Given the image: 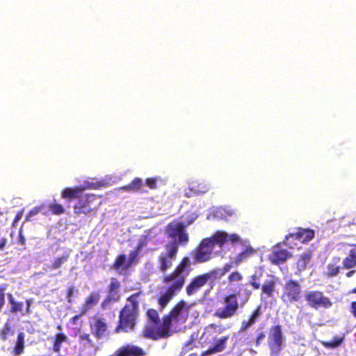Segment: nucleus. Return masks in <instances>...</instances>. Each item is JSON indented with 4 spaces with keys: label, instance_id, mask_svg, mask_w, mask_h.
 Masks as SVG:
<instances>
[{
    "label": "nucleus",
    "instance_id": "obj_1",
    "mask_svg": "<svg viewBox=\"0 0 356 356\" xmlns=\"http://www.w3.org/2000/svg\"><path fill=\"white\" fill-rule=\"evenodd\" d=\"M192 270V261L188 257L185 256L172 272L163 275L161 279L163 291L160 292L157 298L161 311L182 291Z\"/></svg>",
    "mask_w": 356,
    "mask_h": 356
},
{
    "label": "nucleus",
    "instance_id": "obj_2",
    "mask_svg": "<svg viewBox=\"0 0 356 356\" xmlns=\"http://www.w3.org/2000/svg\"><path fill=\"white\" fill-rule=\"evenodd\" d=\"M188 308L189 307L184 300H179L167 314L163 316L162 323L157 329L151 327H147L145 332L146 339L158 340L171 336L172 323L179 324L186 322L188 318Z\"/></svg>",
    "mask_w": 356,
    "mask_h": 356
},
{
    "label": "nucleus",
    "instance_id": "obj_3",
    "mask_svg": "<svg viewBox=\"0 0 356 356\" xmlns=\"http://www.w3.org/2000/svg\"><path fill=\"white\" fill-rule=\"evenodd\" d=\"M140 292L131 294L127 298V302L119 314L118 324L115 328L117 333L134 331L139 316V302Z\"/></svg>",
    "mask_w": 356,
    "mask_h": 356
},
{
    "label": "nucleus",
    "instance_id": "obj_4",
    "mask_svg": "<svg viewBox=\"0 0 356 356\" xmlns=\"http://www.w3.org/2000/svg\"><path fill=\"white\" fill-rule=\"evenodd\" d=\"M303 291L301 284L297 280L286 281L282 288L280 298L286 306L294 305L302 300Z\"/></svg>",
    "mask_w": 356,
    "mask_h": 356
},
{
    "label": "nucleus",
    "instance_id": "obj_5",
    "mask_svg": "<svg viewBox=\"0 0 356 356\" xmlns=\"http://www.w3.org/2000/svg\"><path fill=\"white\" fill-rule=\"evenodd\" d=\"M101 196L90 193H81L80 197L73 207L75 214L88 215L92 212L96 213L100 205L99 199Z\"/></svg>",
    "mask_w": 356,
    "mask_h": 356
},
{
    "label": "nucleus",
    "instance_id": "obj_6",
    "mask_svg": "<svg viewBox=\"0 0 356 356\" xmlns=\"http://www.w3.org/2000/svg\"><path fill=\"white\" fill-rule=\"evenodd\" d=\"M224 306L217 308L213 316L220 319L231 318L239 309L238 296L236 293H230L225 296L222 298Z\"/></svg>",
    "mask_w": 356,
    "mask_h": 356
},
{
    "label": "nucleus",
    "instance_id": "obj_7",
    "mask_svg": "<svg viewBox=\"0 0 356 356\" xmlns=\"http://www.w3.org/2000/svg\"><path fill=\"white\" fill-rule=\"evenodd\" d=\"M307 305L315 309L320 308L329 309L332 306L330 298L325 296L323 291L318 290L307 291L304 294Z\"/></svg>",
    "mask_w": 356,
    "mask_h": 356
},
{
    "label": "nucleus",
    "instance_id": "obj_8",
    "mask_svg": "<svg viewBox=\"0 0 356 356\" xmlns=\"http://www.w3.org/2000/svg\"><path fill=\"white\" fill-rule=\"evenodd\" d=\"M213 249L204 238L191 250L192 264H203L210 261L213 257Z\"/></svg>",
    "mask_w": 356,
    "mask_h": 356
},
{
    "label": "nucleus",
    "instance_id": "obj_9",
    "mask_svg": "<svg viewBox=\"0 0 356 356\" xmlns=\"http://www.w3.org/2000/svg\"><path fill=\"white\" fill-rule=\"evenodd\" d=\"M210 281L213 282L214 279L209 270L207 273L194 276L186 286L185 290L186 295L190 297L197 294Z\"/></svg>",
    "mask_w": 356,
    "mask_h": 356
},
{
    "label": "nucleus",
    "instance_id": "obj_10",
    "mask_svg": "<svg viewBox=\"0 0 356 356\" xmlns=\"http://www.w3.org/2000/svg\"><path fill=\"white\" fill-rule=\"evenodd\" d=\"M183 222H171L166 226V233L169 238L174 239L178 246L186 245L189 241V236L185 230Z\"/></svg>",
    "mask_w": 356,
    "mask_h": 356
},
{
    "label": "nucleus",
    "instance_id": "obj_11",
    "mask_svg": "<svg viewBox=\"0 0 356 356\" xmlns=\"http://www.w3.org/2000/svg\"><path fill=\"white\" fill-rule=\"evenodd\" d=\"M167 252L161 253L158 257L159 269L165 273L172 266V261L175 259L178 253V245L177 242H170L165 245Z\"/></svg>",
    "mask_w": 356,
    "mask_h": 356
},
{
    "label": "nucleus",
    "instance_id": "obj_12",
    "mask_svg": "<svg viewBox=\"0 0 356 356\" xmlns=\"http://www.w3.org/2000/svg\"><path fill=\"white\" fill-rule=\"evenodd\" d=\"M121 284L116 277H111L107 288V296L102 302L103 309L110 308L111 303L118 302L121 298Z\"/></svg>",
    "mask_w": 356,
    "mask_h": 356
},
{
    "label": "nucleus",
    "instance_id": "obj_13",
    "mask_svg": "<svg viewBox=\"0 0 356 356\" xmlns=\"http://www.w3.org/2000/svg\"><path fill=\"white\" fill-rule=\"evenodd\" d=\"M284 341L282 325L277 324L272 326L268 335V346L271 353L278 354L283 348Z\"/></svg>",
    "mask_w": 356,
    "mask_h": 356
},
{
    "label": "nucleus",
    "instance_id": "obj_14",
    "mask_svg": "<svg viewBox=\"0 0 356 356\" xmlns=\"http://www.w3.org/2000/svg\"><path fill=\"white\" fill-rule=\"evenodd\" d=\"M214 250L216 245L222 248L226 242L234 244L241 241V237L236 234H228L224 231H216L211 236L204 238Z\"/></svg>",
    "mask_w": 356,
    "mask_h": 356
},
{
    "label": "nucleus",
    "instance_id": "obj_15",
    "mask_svg": "<svg viewBox=\"0 0 356 356\" xmlns=\"http://www.w3.org/2000/svg\"><path fill=\"white\" fill-rule=\"evenodd\" d=\"M314 235V231L312 229L298 227L295 232L290 233L285 236L283 243L285 245L291 246L290 240H298L303 243H306L312 240Z\"/></svg>",
    "mask_w": 356,
    "mask_h": 356
},
{
    "label": "nucleus",
    "instance_id": "obj_16",
    "mask_svg": "<svg viewBox=\"0 0 356 356\" xmlns=\"http://www.w3.org/2000/svg\"><path fill=\"white\" fill-rule=\"evenodd\" d=\"M92 334L97 339H100L108 334V325L106 320L99 316H94L89 322Z\"/></svg>",
    "mask_w": 356,
    "mask_h": 356
},
{
    "label": "nucleus",
    "instance_id": "obj_17",
    "mask_svg": "<svg viewBox=\"0 0 356 356\" xmlns=\"http://www.w3.org/2000/svg\"><path fill=\"white\" fill-rule=\"evenodd\" d=\"M238 243L243 245L245 249L242 252L237 254L235 257L234 264L236 266L247 261L250 258L254 257L258 252V250L253 248L248 241H243L241 239V241Z\"/></svg>",
    "mask_w": 356,
    "mask_h": 356
},
{
    "label": "nucleus",
    "instance_id": "obj_18",
    "mask_svg": "<svg viewBox=\"0 0 356 356\" xmlns=\"http://www.w3.org/2000/svg\"><path fill=\"white\" fill-rule=\"evenodd\" d=\"M146 352L140 347L128 343L120 347L110 356H145Z\"/></svg>",
    "mask_w": 356,
    "mask_h": 356
},
{
    "label": "nucleus",
    "instance_id": "obj_19",
    "mask_svg": "<svg viewBox=\"0 0 356 356\" xmlns=\"http://www.w3.org/2000/svg\"><path fill=\"white\" fill-rule=\"evenodd\" d=\"M291 257V254L289 252L280 248L278 245H276L268 254V260L273 264L280 265L284 264Z\"/></svg>",
    "mask_w": 356,
    "mask_h": 356
},
{
    "label": "nucleus",
    "instance_id": "obj_20",
    "mask_svg": "<svg viewBox=\"0 0 356 356\" xmlns=\"http://www.w3.org/2000/svg\"><path fill=\"white\" fill-rule=\"evenodd\" d=\"M269 279L266 280L261 285V296L266 298H271L276 293L277 278L274 275H269Z\"/></svg>",
    "mask_w": 356,
    "mask_h": 356
},
{
    "label": "nucleus",
    "instance_id": "obj_21",
    "mask_svg": "<svg viewBox=\"0 0 356 356\" xmlns=\"http://www.w3.org/2000/svg\"><path fill=\"white\" fill-rule=\"evenodd\" d=\"M146 316L147 325L143 330V337L145 338H146L145 336V332L147 327H151L154 329H157L162 323V321L160 320L158 311L154 309H148L146 312Z\"/></svg>",
    "mask_w": 356,
    "mask_h": 356
},
{
    "label": "nucleus",
    "instance_id": "obj_22",
    "mask_svg": "<svg viewBox=\"0 0 356 356\" xmlns=\"http://www.w3.org/2000/svg\"><path fill=\"white\" fill-rule=\"evenodd\" d=\"M25 350V334L22 332L17 334L14 346L10 350L11 356H20Z\"/></svg>",
    "mask_w": 356,
    "mask_h": 356
},
{
    "label": "nucleus",
    "instance_id": "obj_23",
    "mask_svg": "<svg viewBox=\"0 0 356 356\" xmlns=\"http://www.w3.org/2000/svg\"><path fill=\"white\" fill-rule=\"evenodd\" d=\"M350 249L342 260L344 269H351L356 267V244L349 245Z\"/></svg>",
    "mask_w": 356,
    "mask_h": 356
},
{
    "label": "nucleus",
    "instance_id": "obj_24",
    "mask_svg": "<svg viewBox=\"0 0 356 356\" xmlns=\"http://www.w3.org/2000/svg\"><path fill=\"white\" fill-rule=\"evenodd\" d=\"M82 193L83 188L79 186H75L74 188L67 187L62 191L60 196L67 202H70L74 199H76L78 200Z\"/></svg>",
    "mask_w": 356,
    "mask_h": 356
},
{
    "label": "nucleus",
    "instance_id": "obj_25",
    "mask_svg": "<svg viewBox=\"0 0 356 356\" xmlns=\"http://www.w3.org/2000/svg\"><path fill=\"white\" fill-rule=\"evenodd\" d=\"M341 261V259L340 257H334L331 261L327 264V273L326 276L327 277H333L337 276L341 269L344 268L342 266H340V263Z\"/></svg>",
    "mask_w": 356,
    "mask_h": 356
},
{
    "label": "nucleus",
    "instance_id": "obj_26",
    "mask_svg": "<svg viewBox=\"0 0 356 356\" xmlns=\"http://www.w3.org/2000/svg\"><path fill=\"white\" fill-rule=\"evenodd\" d=\"M229 335H227L220 339L213 346L204 351L202 353V355H209L223 351L226 348V343L229 339Z\"/></svg>",
    "mask_w": 356,
    "mask_h": 356
},
{
    "label": "nucleus",
    "instance_id": "obj_27",
    "mask_svg": "<svg viewBox=\"0 0 356 356\" xmlns=\"http://www.w3.org/2000/svg\"><path fill=\"white\" fill-rule=\"evenodd\" d=\"M67 341V337L63 332L56 333L52 339V350L54 353H60L62 344Z\"/></svg>",
    "mask_w": 356,
    "mask_h": 356
},
{
    "label": "nucleus",
    "instance_id": "obj_28",
    "mask_svg": "<svg viewBox=\"0 0 356 356\" xmlns=\"http://www.w3.org/2000/svg\"><path fill=\"white\" fill-rule=\"evenodd\" d=\"M69 259V254H63L61 257L55 258L51 264L46 266L47 271H53L62 267V265Z\"/></svg>",
    "mask_w": 356,
    "mask_h": 356
},
{
    "label": "nucleus",
    "instance_id": "obj_29",
    "mask_svg": "<svg viewBox=\"0 0 356 356\" xmlns=\"http://www.w3.org/2000/svg\"><path fill=\"white\" fill-rule=\"evenodd\" d=\"M209 188V185L205 181H193L190 185V190L196 194H204Z\"/></svg>",
    "mask_w": 356,
    "mask_h": 356
},
{
    "label": "nucleus",
    "instance_id": "obj_30",
    "mask_svg": "<svg viewBox=\"0 0 356 356\" xmlns=\"http://www.w3.org/2000/svg\"><path fill=\"white\" fill-rule=\"evenodd\" d=\"M143 183L141 179L138 177L134 178L129 184L122 186V190L130 192H138L143 191Z\"/></svg>",
    "mask_w": 356,
    "mask_h": 356
},
{
    "label": "nucleus",
    "instance_id": "obj_31",
    "mask_svg": "<svg viewBox=\"0 0 356 356\" xmlns=\"http://www.w3.org/2000/svg\"><path fill=\"white\" fill-rule=\"evenodd\" d=\"M233 267L232 263L225 264L222 268H214L209 270L214 280L220 279Z\"/></svg>",
    "mask_w": 356,
    "mask_h": 356
},
{
    "label": "nucleus",
    "instance_id": "obj_32",
    "mask_svg": "<svg viewBox=\"0 0 356 356\" xmlns=\"http://www.w3.org/2000/svg\"><path fill=\"white\" fill-rule=\"evenodd\" d=\"M225 330V327L222 325H216L215 323L209 324L204 329V334L212 336L213 334H220Z\"/></svg>",
    "mask_w": 356,
    "mask_h": 356
},
{
    "label": "nucleus",
    "instance_id": "obj_33",
    "mask_svg": "<svg viewBox=\"0 0 356 356\" xmlns=\"http://www.w3.org/2000/svg\"><path fill=\"white\" fill-rule=\"evenodd\" d=\"M8 297L10 304V312L12 313L21 312L24 306L23 302L15 301L11 293H8Z\"/></svg>",
    "mask_w": 356,
    "mask_h": 356
},
{
    "label": "nucleus",
    "instance_id": "obj_34",
    "mask_svg": "<svg viewBox=\"0 0 356 356\" xmlns=\"http://www.w3.org/2000/svg\"><path fill=\"white\" fill-rule=\"evenodd\" d=\"M100 299V295L97 292L90 293L86 298L85 303L88 308H91L96 305Z\"/></svg>",
    "mask_w": 356,
    "mask_h": 356
},
{
    "label": "nucleus",
    "instance_id": "obj_35",
    "mask_svg": "<svg viewBox=\"0 0 356 356\" xmlns=\"http://www.w3.org/2000/svg\"><path fill=\"white\" fill-rule=\"evenodd\" d=\"M312 257V252L311 250L304 252L301 254L298 261V265L302 268L305 269L310 262Z\"/></svg>",
    "mask_w": 356,
    "mask_h": 356
},
{
    "label": "nucleus",
    "instance_id": "obj_36",
    "mask_svg": "<svg viewBox=\"0 0 356 356\" xmlns=\"http://www.w3.org/2000/svg\"><path fill=\"white\" fill-rule=\"evenodd\" d=\"M343 341V338L341 337H335L333 338V339L330 341H321L322 345L323 347L326 348H336L341 346V344Z\"/></svg>",
    "mask_w": 356,
    "mask_h": 356
},
{
    "label": "nucleus",
    "instance_id": "obj_37",
    "mask_svg": "<svg viewBox=\"0 0 356 356\" xmlns=\"http://www.w3.org/2000/svg\"><path fill=\"white\" fill-rule=\"evenodd\" d=\"M13 334V330H12L10 323L6 322L0 330V339L2 341H6L9 336Z\"/></svg>",
    "mask_w": 356,
    "mask_h": 356
},
{
    "label": "nucleus",
    "instance_id": "obj_38",
    "mask_svg": "<svg viewBox=\"0 0 356 356\" xmlns=\"http://www.w3.org/2000/svg\"><path fill=\"white\" fill-rule=\"evenodd\" d=\"M266 338V332L260 330H257V336L255 339H249L247 342L248 344H254L257 347L259 346L261 341Z\"/></svg>",
    "mask_w": 356,
    "mask_h": 356
},
{
    "label": "nucleus",
    "instance_id": "obj_39",
    "mask_svg": "<svg viewBox=\"0 0 356 356\" xmlns=\"http://www.w3.org/2000/svg\"><path fill=\"white\" fill-rule=\"evenodd\" d=\"M49 209L54 215H61L65 211L63 206L58 203L56 200H54L53 202L49 205Z\"/></svg>",
    "mask_w": 356,
    "mask_h": 356
},
{
    "label": "nucleus",
    "instance_id": "obj_40",
    "mask_svg": "<svg viewBox=\"0 0 356 356\" xmlns=\"http://www.w3.org/2000/svg\"><path fill=\"white\" fill-rule=\"evenodd\" d=\"M140 249V247L138 246L136 248V250L130 252L129 255L128 262L126 264H124V269H125V270L128 269L133 263H134L137 261V258L139 254Z\"/></svg>",
    "mask_w": 356,
    "mask_h": 356
},
{
    "label": "nucleus",
    "instance_id": "obj_41",
    "mask_svg": "<svg viewBox=\"0 0 356 356\" xmlns=\"http://www.w3.org/2000/svg\"><path fill=\"white\" fill-rule=\"evenodd\" d=\"M262 315L261 306H257L250 314L248 320L254 325Z\"/></svg>",
    "mask_w": 356,
    "mask_h": 356
},
{
    "label": "nucleus",
    "instance_id": "obj_42",
    "mask_svg": "<svg viewBox=\"0 0 356 356\" xmlns=\"http://www.w3.org/2000/svg\"><path fill=\"white\" fill-rule=\"evenodd\" d=\"M260 275L257 274H252L250 277L249 284L252 286L254 289H259L261 287L260 284Z\"/></svg>",
    "mask_w": 356,
    "mask_h": 356
},
{
    "label": "nucleus",
    "instance_id": "obj_43",
    "mask_svg": "<svg viewBox=\"0 0 356 356\" xmlns=\"http://www.w3.org/2000/svg\"><path fill=\"white\" fill-rule=\"evenodd\" d=\"M243 277L242 274L238 271L232 272L227 277V280L229 283H233L235 282H241L243 280Z\"/></svg>",
    "mask_w": 356,
    "mask_h": 356
},
{
    "label": "nucleus",
    "instance_id": "obj_44",
    "mask_svg": "<svg viewBox=\"0 0 356 356\" xmlns=\"http://www.w3.org/2000/svg\"><path fill=\"white\" fill-rule=\"evenodd\" d=\"M125 261H126L125 254L118 255L116 257V259L113 264V268L115 270H119L120 268V267L124 264Z\"/></svg>",
    "mask_w": 356,
    "mask_h": 356
},
{
    "label": "nucleus",
    "instance_id": "obj_45",
    "mask_svg": "<svg viewBox=\"0 0 356 356\" xmlns=\"http://www.w3.org/2000/svg\"><path fill=\"white\" fill-rule=\"evenodd\" d=\"M44 208L45 205L44 204H41L40 206L33 207L31 210L29 211L28 217L35 216L40 212L43 213L44 214H46V213L44 211Z\"/></svg>",
    "mask_w": 356,
    "mask_h": 356
},
{
    "label": "nucleus",
    "instance_id": "obj_46",
    "mask_svg": "<svg viewBox=\"0 0 356 356\" xmlns=\"http://www.w3.org/2000/svg\"><path fill=\"white\" fill-rule=\"evenodd\" d=\"M79 342H86V344L88 345L89 346H93L94 343L90 338V334H83L79 335Z\"/></svg>",
    "mask_w": 356,
    "mask_h": 356
},
{
    "label": "nucleus",
    "instance_id": "obj_47",
    "mask_svg": "<svg viewBox=\"0 0 356 356\" xmlns=\"http://www.w3.org/2000/svg\"><path fill=\"white\" fill-rule=\"evenodd\" d=\"M156 183H157V179L155 178V177L147 178L145 180V184L150 189H155V188H156V187H157Z\"/></svg>",
    "mask_w": 356,
    "mask_h": 356
},
{
    "label": "nucleus",
    "instance_id": "obj_48",
    "mask_svg": "<svg viewBox=\"0 0 356 356\" xmlns=\"http://www.w3.org/2000/svg\"><path fill=\"white\" fill-rule=\"evenodd\" d=\"M75 291L76 290H75V288L74 286H71L67 289L66 298L69 303L72 302V298Z\"/></svg>",
    "mask_w": 356,
    "mask_h": 356
},
{
    "label": "nucleus",
    "instance_id": "obj_49",
    "mask_svg": "<svg viewBox=\"0 0 356 356\" xmlns=\"http://www.w3.org/2000/svg\"><path fill=\"white\" fill-rule=\"evenodd\" d=\"M253 324L248 319L246 321H243L241 323V326L240 327V332H243L250 327Z\"/></svg>",
    "mask_w": 356,
    "mask_h": 356
},
{
    "label": "nucleus",
    "instance_id": "obj_50",
    "mask_svg": "<svg viewBox=\"0 0 356 356\" xmlns=\"http://www.w3.org/2000/svg\"><path fill=\"white\" fill-rule=\"evenodd\" d=\"M22 215H23V212L22 211H19L17 213L14 220H13V225L14 226L15 224H16L22 217Z\"/></svg>",
    "mask_w": 356,
    "mask_h": 356
},
{
    "label": "nucleus",
    "instance_id": "obj_51",
    "mask_svg": "<svg viewBox=\"0 0 356 356\" xmlns=\"http://www.w3.org/2000/svg\"><path fill=\"white\" fill-rule=\"evenodd\" d=\"M350 312L356 318V301H353L350 304Z\"/></svg>",
    "mask_w": 356,
    "mask_h": 356
},
{
    "label": "nucleus",
    "instance_id": "obj_52",
    "mask_svg": "<svg viewBox=\"0 0 356 356\" xmlns=\"http://www.w3.org/2000/svg\"><path fill=\"white\" fill-rule=\"evenodd\" d=\"M6 243H7V239L4 237H2L0 239V250H4L6 245Z\"/></svg>",
    "mask_w": 356,
    "mask_h": 356
},
{
    "label": "nucleus",
    "instance_id": "obj_53",
    "mask_svg": "<svg viewBox=\"0 0 356 356\" xmlns=\"http://www.w3.org/2000/svg\"><path fill=\"white\" fill-rule=\"evenodd\" d=\"M26 314H30L31 311H30V307H31V300L30 299H27L26 300Z\"/></svg>",
    "mask_w": 356,
    "mask_h": 356
},
{
    "label": "nucleus",
    "instance_id": "obj_54",
    "mask_svg": "<svg viewBox=\"0 0 356 356\" xmlns=\"http://www.w3.org/2000/svg\"><path fill=\"white\" fill-rule=\"evenodd\" d=\"M86 311H83L80 314H78V315H76L74 316V317H72V322L73 323H76V321L79 319V318L83 314H85Z\"/></svg>",
    "mask_w": 356,
    "mask_h": 356
},
{
    "label": "nucleus",
    "instance_id": "obj_55",
    "mask_svg": "<svg viewBox=\"0 0 356 356\" xmlns=\"http://www.w3.org/2000/svg\"><path fill=\"white\" fill-rule=\"evenodd\" d=\"M356 273V270H349L348 272L346 273V276L347 277H351L352 276H353V275Z\"/></svg>",
    "mask_w": 356,
    "mask_h": 356
},
{
    "label": "nucleus",
    "instance_id": "obj_56",
    "mask_svg": "<svg viewBox=\"0 0 356 356\" xmlns=\"http://www.w3.org/2000/svg\"><path fill=\"white\" fill-rule=\"evenodd\" d=\"M19 242L22 245H24V243H25V238H24V237L22 234H19Z\"/></svg>",
    "mask_w": 356,
    "mask_h": 356
},
{
    "label": "nucleus",
    "instance_id": "obj_57",
    "mask_svg": "<svg viewBox=\"0 0 356 356\" xmlns=\"http://www.w3.org/2000/svg\"><path fill=\"white\" fill-rule=\"evenodd\" d=\"M349 293H356V287L353 289L351 291H350Z\"/></svg>",
    "mask_w": 356,
    "mask_h": 356
},
{
    "label": "nucleus",
    "instance_id": "obj_58",
    "mask_svg": "<svg viewBox=\"0 0 356 356\" xmlns=\"http://www.w3.org/2000/svg\"><path fill=\"white\" fill-rule=\"evenodd\" d=\"M57 329L61 330H62V326L60 325H58L57 326Z\"/></svg>",
    "mask_w": 356,
    "mask_h": 356
},
{
    "label": "nucleus",
    "instance_id": "obj_59",
    "mask_svg": "<svg viewBox=\"0 0 356 356\" xmlns=\"http://www.w3.org/2000/svg\"><path fill=\"white\" fill-rule=\"evenodd\" d=\"M58 356H65V355H59Z\"/></svg>",
    "mask_w": 356,
    "mask_h": 356
}]
</instances>
